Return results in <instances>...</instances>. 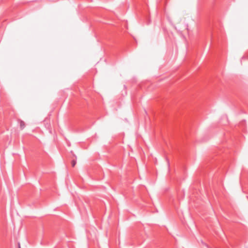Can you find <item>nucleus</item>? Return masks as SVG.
<instances>
[{"label": "nucleus", "instance_id": "f257e3e1", "mask_svg": "<svg viewBox=\"0 0 248 248\" xmlns=\"http://www.w3.org/2000/svg\"><path fill=\"white\" fill-rule=\"evenodd\" d=\"M18 122L20 124V127L21 129H24L25 127V123L24 122V121H23L21 120H18Z\"/></svg>", "mask_w": 248, "mask_h": 248}, {"label": "nucleus", "instance_id": "f03ea898", "mask_svg": "<svg viewBox=\"0 0 248 248\" xmlns=\"http://www.w3.org/2000/svg\"><path fill=\"white\" fill-rule=\"evenodd\" d=\"M73 156L75 157V159H74L72 160L71 161V165H72V166L73 167H74L76 165V163H77V161H76V159H77V157L76 156L73 154Z\"/></svg>", "mask_w": 248, "mask_h": 248}, {"label": "nucleus", "instance_id": "7ed1b4c3", "mask_svg": "<svg viewBox=\"0 0 248 248\" xmlns=\"http://www.w3.org/2000/svg\"><path fill=\"white\" fill-rule=\"evenodd\" d=\"M18 247H19V248H20V245H19H19H18Z\"/></svg>", "mask_w": 248, "mask_h": 248}]
</instances>
